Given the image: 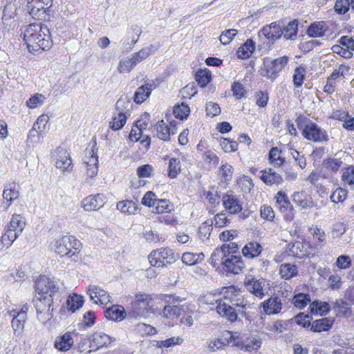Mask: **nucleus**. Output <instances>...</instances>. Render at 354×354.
<instances>
[{
    "label": "nucleus",
    "mask_w": 354,
    "mask_h": 354,
    "mask_svg": "<svg viewBox=\"0 0 354 354\" xmlns=\"http://www.w3.org/2000/svg\"><path fill=\"white\" fill-rule=\"evenodd\" d=\"M24 39L30 53L48 50L53 45L49 28L41 23L28 25L24 31Z\"/></svg>",
    "instance_id": "1"
},
{
    "label": "nucleus",
    "mask_w": 354,
    "mask_h": 354,
    "mask_svg": "<svg viewBox=\"0 0 354 354\" xmlns=\"http://www.w3.org/2000/svg\"><path fill=\"white\" fill-rule=\"evenodd\" d=\"M81 243L73 236H64L56 240L55 252L61 257L71 258L73 261L78 259V254L81 250Z\"/></svg>",
    "instance_id": "2"
},
{
    "label": "nucleus",
    "mask_w": 354,
    "mask_h": 354,
    "mask_svg": "<svg viewBox=\"0 0 354 354\" xmlns=\"http://www.w3.org/2000/svg\"><path fill=\"white\" fill-rule=\"evenodd\" d=\"M152 299L150 295L145 293L136 295L135 300L131 303V310L128 313V317L135 319L147 318L153 313L151 303Z\"/></svg>",
    "instance_id": "3"
},
{
    "label": "nucleus",
    "mask_w": 354,
    "mask_h": 354,
    "mask_svg": "<svg viewBox=\"0 0 354 354\" xmlns=\"http://www.w3.org/2000/svg\"><path fill=\"white\" fill-rule=\"evenodd\" d=\"M37 319L42 323L50 320L53 317L55 304L53 295H39L33 299Z\"/></svg>",
    "instance_id": "4"
},
{
    "label": "nucleus",
    "mask_w": 354,
    "mask_h": 354,
    "mask_svg": "<svg viewBox=\"0 0 354 354\" xmlns=\"http://www.w3.org/2000/svg\"><path fill=\"white\" fill-rule=\"evenodd\" d=\"M180 256L169 248H161L151 252L149 261L152 266L164 268L175 263Z\"/></svg>",
    "instance_id": "5"
},
{
    "label": "nucleus",
    "mask_w": 354,
    "mask_h": 354,
    "mask_svg": "<svg viewBox=\"0 0 354 354\" xmlns=\"http://www.w3.org/2000/svg\"><path fill=\"white\" fill-rule=\"evenodd\" d=\"M52 5L53 0H28L27 9L33 19L49 21Z\"/></svg>",
    "instance_id": "6"
},
{
    "label": "nucleus",
    "mask_w": 354,
    "mask_h": 354,
    "mask_svg": "<svg viewBox=\"0 0 354 354\" xmlns=\"http://www.w3.org/2000/svg\"><path fill=\"white\" fill-rule=\"evenodd\" d=\"M289 57L286 55L274 59L270 57L264 58L261 75L271 80H275L279 73L287 65Z\"/></svg>",
    "instance_id": "7"
},
{
    "label": "nucleus",
    "mask_w": 354,
    "mask_h": 354,
    "mask_svg": "<svg viewBox=\"0 0 354 354\" xmlns=\"http://www.w3.org/2000/svg\"><path fill=\"white\" fill-rule=\"evenodd\" d=\"M132 106L131 101L127 97H120L118 100L115 106L116 111L111 122V128L113 130L120 129L125 124L127 115H129Z\"/></svg>",
    "instance_id": "8"
},
{
    "label": "nucleus",
    "mask_w": 354,
    "mask_h": 354,
    "mask_svg": "<svg viewBox=\"0 0 354 354\" xmlns=\"http://www.w3.org/2000/svg\"><path fill=\"white\" fill-rule=\"evenodd\" d=\"M301 134L306 140L315 142H322L328 140V135L326 131L322 129L316 123L311 122L304 126Z\"/></svg>",
    "instance_id": "9"
},
{
    "label": "nucleus",
    "mask_w": 354,
    "mask_h": 354,
    "mask_svg": "<svg viewBox=\"0 0 354 354\" xmlns=\"http://www.w3.org/2000/svg\"><path fill=\"white\" fill-rule=\"evenodd\" d=\"M35 291L39 295H53L59 290L57 281L47 276H39L35 282Z\"/></svg>",
    "instance_id": "10"
},
{
    "label": "nucleus",
    "mask_w": 354,
    "mask_h": 354,
    "mask_svg": "<svg viewBox=\"0 0 354 354\" xmlns=\"http://www.w3.org/2000/svg\"><path fill=\"white\" fill-rule=\"evenodd\" d=\"M162 300L169 304V305L164 307L160 313L162 316L166 318H173L180 315L183 306L175 305L176 302L182 301L179 297L174 295L165 294L162 296Z\"/></svg>",
    "instance_id": "11"
},
{
    "label": "nucleus",
    "mask_w": 354,
    "mask_h": 354,
    "mask_svg": "<svg viewBox=\"0 0 354 354\" xmlns=\"http://www.w3.org/2000/svg\"><path fill=\"white\" fill-rule=\"evenodd\" d=\"M96 143L93 144L90 149H86L83 164L86 169V174L90 178L95 176L98 172V156Z\"/></svg>",
    "instance_id": "12"
},
{
    "label": "nucleus",
    "mask_w": 354,
    "mask_h": 354,
    "mask_svg": "<svg viewBox=\"0 0 354 354\" xmlns=\"http://www.w3.org/2000/svg\"><path fill=\"white\" fill-rule=\"evenodd\" d=\"M245 268V263L241 255L227 254V258L223 261V270L227 274H238Z\"/></svg>",
    "instance_id": "13"
},
{
    "label": "nucleus",
    "mask_w": 354,
    "mask_h": 354,
    "mask_svg": "<svg viewBox=\"0 0 354 354\" xmlns=\"http://www.w3.org/2000/svg\"><path fill=\"white\" fill-rule=\"evenodd\" d=\"M53 159L57 168L68 171L72 169V160L70 154L64 148L59 147L56 149Z\"/></svg>",
    "instance_id": "14"
},
{
    "label": "nucleus",
    "mask_w": 354,
    "mask_h": 354,
    "mask_svg": "<svg viewBox=\"0 0 354 354\" xmlns=\"http://www.w3.org/2000/svg\"><path fill=\"white\" fill-rule=\"evenodd\" d=\"M90 299L96 304H106L110 302V296L106 291L98 286L90 285L87 288Z\"/></svg>",
    "instance_id": "15"
},
{
    "label": "nucleus",
    "mask_w": 354,
    "mask_h": 354,
    "mask_svg": "<svg viewBox=\"0 0 354 354\" xmlns=\"http://www.w3.org/2000/svg\"><path fill=\"white\" fill-rule=\"evenodd\" d=\"M115 339L111 338L109 335L102 333L95 332L89 338V347L93 351H97L101 348L106 347Z\"/></svg>",
    "instance_id": "16"
},
{
    "label": "nucleus",
    "mask_w": 354,
    "mask_h": 354,
    "mask_svg": "<svg viewBox=\"0 0 354 354\" xmlns=\"http://www.w3.org/2000/svg\"><path fill=\"white\" fill-rule=\"evenodd\" d=\"M156 131L158 138L164 141L169 140L170 136L176 133V122H170L168 125L164 120H160L157 123Z\"/></svg>",
    "instance_id": "17"
},
{
    "label": "nucleus",
    "mask_w": 354,
    "mask_h": 354,
    "mask_svg": "<svg viewBox=\"0 0 354 354\" xmlns=\"http://www.w3.org/2000/svg\"><path fill=\"white\" fill-rule=\"evenodd\" d=\"M105 197L102 194L91 195L82 201V206L86 211L97 210L105 204Z\"/></svg>",
    "instance_id": "18"
},
{
    "label": "nucleus",
    "mask_w": 354,
    "mask_h": 354,
    "mask_svg": "<svg viewBox=\"0 0 354 354\" xmlns=\"http://www.w3.org/2000/svg\"><path fill=\"white\" fill-rule=\"evenodd\" d=\"M265 284L264 279H257L254 277L249 278L245 281L247 290L260 299L264 296L263 288Z\"/></svg>",
    "instance_id": "19"
},
{
    "label": "nucleus",
    "mask_w": 354,
    "mask_h": 354,
    "mask_svg": "<svg viewBox=\"0 0 354 354\" xmlns=\"http://www.w3.org/2000/svg\"><path fill=\"white\" fill-rule=\"evenodd\" d=\"M261 32L268 41L274 43L281 37L283 31L279 24L272 22L269 26H264Z\"/></svg>",
    "instance_id": "20"
},
{
    "label": "nucleus",
    "mask_w": 354,
    "mask_h": 354,
    "mask_svg": "<svg viewBox=\"0 0 354 354\" xmlns=\"http://www.w3.org/2000/svg\"><path fill=\"white\" fill-rule=\"evenodd\" d=\"M275 198L281 211L286 214V218L292 219L293 206L290 203L287 195L284 192L279 191L277 192Z\"/></svg>",
    "instance_id": "21"
},
{
    "label": "nucleus",
    "mask_w": 354,
    "mask_h": 354,
    "mask_svg": "<svg viewBox=\"0 0 354 354\" xmlns=\"http://www.w3.org/2000/svg\"><path fill=\"white\" fill-rule=\"evenodd\" d=\"M216 303V311L217 313L227 319L231 322H234L237 319V312L236 308L223 302L221 299H217Z\"/></svg>",
    "instance_id": "22"
},
{
    "label": "nucleus",
    "mask_w": 354,
    "mask_h": 354,
    "mask_svg": "<svg viewBox=\"0 0 354 354\" xmlns=\"http://www.w3.org/2000/svg\"><path fill=\"white\" fill-rule=\"evenodd\" d=\"M263 310L267 315H276L281 312L282 304L278 296L274 295L261 303Z\"/></svg>",
    "instance_id": "23"
},
{
    "label": "nucleus",
    "mask_w": 354,
    "mask_h": 354,
    "mask_svg": "<svg viewBox=\"0 0 354 354\" xmlns=\"http://www.w3.org/2000/svg\"><path fill=\"white\" fill-rule=\"evenodd\" d=\"M223 205L230 214H236L242 210V205L238 198L233 195L225 194L222 198Z\"/></svg>",
    "instance_id": "24"
},
{
    "label": "nucleus",
    "mask_w": 354,
    "mask_h": 354,
    "mask_svg": "<svg viewBox=\"0 0 354 354\" xmlns=\"http://www.w3.org/2000/svg\"><path fill=\"white\" fill-rule=\"evenodd\" d=\"M344 157H347L345 152L337 153L334 157L324 160V165L327 169L335 173L343 166V158Z\"/></svg>",
    "instance_id": "25"
},
{
    "label": "nucleus",
    "mask_w": 354,
    "mask_h": 354,
    "mask_svg": "<svg viewBox=\"0 0 354 354\" xmlns=\"http://www.w3.org/2000/svg\"><path fill=\"white\" fill-rule=\"evenodd\" d=\"M259 173L261 174L260 178L267 185H280L283 182L281 176L272 169L261 170Z\"/></svg>",
    "instance_id": "26"
},
{
    "label": "nucleus",
    "mask_w": 354,
    "mask_h": 354,
    "mask_svg": "<svg viewBox=\"0 0 354 354\" xmlns=\"http://www.w3.org/2000/svg\"><path fill=\"white\" fill-rule=\"evenodd\" d=\"M334 320L329 317H324L311 322L310 330L315 333H321L329 330L333 324Z\"/></svg>",
    "instance_id": "27"
},
{
    "label": "nucleus",
    "mask_w": 354,
    "mask_h": 354,
    "mask_svg": "<svg viewBox=\"0 0 354 354\" xmlns=\"http://www.w3.org/2000/svg\"><path fill=\"white\" fill-rule=\"evenodd\" d=\"M128 316L124 308L121 306L113 305L105 310V316L108 319L113 321H121Z\"/></svg>",
    "instance_id": "28"
},
{
    "label": "nucleus",
    "mask_w": 354,
    "mask_h": 354,
    "mask_svg": "<svg viewBox=\"0 0 354 354\" xmlns=\"http://www.w3.org/2000/svg\"><path fill=\"white\" fill-rule=\"evenodd\" d=\"M19 196V191L15 189V183H9L6 185L3 192V198L4 203H6V209H8L12 201L17 199Z\"/></svg>",
    "instance_id": "29"
},
{
    "label": "nucleus",
    "mask_w": 354,
    "mask_h": 354,
    "mask_svg": "<svg viewBox=\"0 0 354 354\" xmlns=\"http://www.w3.org/2000/svg\"><path fill=\"white\" fill-rule=\"evenodd\" d=\"M263 248L261 245L257 242H249L245 245L242 249V253L245 257L253 259L259 257Z\"/></svg>",
    "instance_id": "30"
},
{
    "label": "nucleus",
    "mask_w": 354,
    "mask_h": 354,
    "mask_svg": "<svg viewBox=\"0 0 354 354\" xmlns=\"http://www.w3.org/2000/svg\"><path fill=\"white\" fill-rule=\"evenodd\" d=\"M255 49V43L251 39H248L246 41L238 48L236 54L239 58L247 59L250 57Z\"/></svg>",
    "instance_id": "31"
},
{
    "label": "nucleus",
    "mask_w": 354,
    "mask_h": 354,
    "mask_svg": "<svg viewBox=\"0 0 354 354\" xmlns=\"http://www.w3.org/2000/svg\"><path fill=\"white\" fill-rule=\"evenodd\" d=\"M152 91V85L146 84L138 87L134 94V101L136 104H142L147 100Z\"/></svg>",
    "instance_id": "32"
},
{
    "label": "nucleus",
    "mask_w": 354,
    "mask_h": 354,
    "mask_svg": "<svg viewBox=\"0 0 354 354\" xmlns=\"http://www.w3.org/2000/svg\"><path fill=\"white\" fill-rule=\"evenodd\" d=\"M116 207L121 212L127 214H134L138 210V205L133 201H122L117 203Z\"/></svg>",
    "instance_id": "33"
},
{
    "label": "nucleus",
    "mask_w": 354,
    "mask_h": 354,
    "mask_svg": "<svg viewBox=\"0 0 354 354\" xmlns=\"http://www.w3.org/2000/svg\"><path fill=\"white\" fill-rule=\"evenodd\" d=\"M326 23L324 21H318L313 23L307 30V34L311 37H320L324 35Z\"/></svg>",
    "instance_id": "34"
},
{
    "label": "nucleus",
    "mask_w": 354,
    "mask_h": 354,
    "mask_svg": "<svg viewBox=\"0 0 354 354\" xmlns=\"http://www.w3.org/2000/svg\"><path fill=\"white\" fill-rule=\"evenodd\" d=\"M157 47L154 45H150L149 46L144 47L138 52L133 53L131 57L133 59V62L138 64L144 59H147L151 54L156 52Z\"/></svg>",
    "instance_id": "35"
},
{
    "label": "nucleus",
    "mask_w": 354,
    "mask_h": 354,
    "mask_svg": "<svg viewBox=\"0 0 354 354\" xmlns=\"http://www.w3.org/2000/svg\"><path fill=\"white\" fill-rule=\"evenodd\" d=\"M226 258L227 254H225V248H218L212 253L209 258V263L214 268L218 264L223 266V261H225Z\"/></svg>",
    "instance_id": "36"
},
{
    "label": "nucleus",
    "mask_w": 354,
    "mask_h": 354,
    "mask_svg": "<svg viewBox=\"0 0 354 354\" xmlns=\"http://www.w3.org/2000/svg\"><path fill=\"white\" fill-rule=\"evenodd\" d=\"M84 301L83 297L75 294L68 296L66 301V306L69 311L74 313L82 306Z\"/></svg>",
    "instance_id": "37"
},
{
    "label": "nucleus",
    "mask_w": 354,
    "mask_h": 354,
    "mask_svg": "<svg viewBox=\"0 0 354 354\" xmlns=\"http://www.w3.org/2000/svg\"><path fill=\"white\" fill-rule=\"evenodd\" d=\"M73 344V339L69 333L64 334L60 337L59 341H56L55 346L57 349L62 351L69 350Z\"/></svg>",
    "instance_id": "38"
},
{
    "label": "nucleus",
    "mask_w": 354,
    "mask_h": 354,
    "mask_svg": "<svg viewBox=\"0 0 354 354\" xmlns=\"http://www.w3.org/2000/svg\"><path fill=\"white\" fill-rule=\"evenodd\" d=\"M283 31L284 38L290 40L295 39L298 32V21L295 19L290 21Z\"/></svg>",
    "instance_id": "39"
},
{
    "label": "nucleus",
    "mask_w": 354,
    "mask_h": 354,
    "mask_svg": "<svg viewBox=\"0 0 354 354\" xmlns=\"http://www.w3.org/2000/svg\"><path fill=\"white\" fill-rule=\"evenodd\" d=\"M292 201L301 208L313 206V201L308 199L304 192H297L292 194Z\"/></svg>",
    "instance_id": "40"
},
{
    "label": "nucleus",
    "mask_w": 354,
    "mask_h": 354,
    "mask_svg": "<svg viewBox=\"0 0 354 354\" xmlns=\"http://www.w3.org/2000/svg\"><path fill=\"white\" fill-rule=\"evenodd\" d=\"M24 218L21 214H13L8 228H11L13 231L21 234L25 227Z\"/></svg>",
    "instance_id": "41"
},
{
    "label": "nucleus",
    "mask_w": 354,
    "mask_h": 354,
    "mask_svg": "<svg viewBox=\"0 0 354 354\" xmlns=\"http://www.w3.org/2000/svg\"><path fill=\"white\" fill-rule=\"evenodd\" d=\"M282 151L279 149L278 147H272L269 151L268 159L274 166H281L285 162V159L281 156Z\"/></svg>",
    "instance_id": "42"
},
{
    "label": "nucleus",
    "mask_w": 354,
    "mask_h": 354,
    "mask_svg": "<svg viewBox=\"0 0 354 354\" xmlns=\"http://www.w3.org/2000/svg\"><path fill=\"white\" fill-rule=\"evenodd\" d=\"M333 309L338 316L349 317L351 315V307L343 300H337L334 303Z\"/></svg>",
    "instance_id": "43"
},
{
    "label": "nucleus",
    "mask_w": 354,
    "mask_h": 354,
    "mask_svg": "<svg viewBox=\"0 0 354 354\" xmlns=\"http://www.w3.org/2000/svg\"><path fill=\"white\" fill-rule=\"evenodd\" d=\"M19 235V233L13 231L11 228H8L1 238L3 246L8 248Z\"/></svg>",
    "instance_id": "44"
},
{
    "label": "nucleus",
    "mask_w": 354,
    "mask_h": 354,
    "mask_svg": "<svg viewBox=\"0 0 354 354\" xmlns=\"http://www.w3.org/2000/svg\"><path fill=\"white\" fill-rule=\"evenodd\" d=\"M297 268L290 263L281 264L280 266V274L282 278L289 279L297 275Z\"/></svg>",
    "instance_id": "45"
},
{
    "label": "nucleus",
    "mask_w": 354,
    "mask_h": 354,
    "mask_svg": "<svg viewBox=\"0 0 354 354\" xmlns=\"http://www.w3.org/2000/svg\"><path fill=\"white\" fill-rule=\"evenodd\" d=\"M310 312L313 313L326 314L330 310V306L327 302L314 301L310 305Z\"/></svg>",
    "instance_id": "46"
},
{
    "label": "nucleus",
    "mask_w": 354,
    "mask_h": 354,
    "mask_svg": "<svg viewBox=\"0 0 354 354\" xmlns=\"http://www.w3.org/2000/svg\"><path fill=\"white\" fill-rule=\"evenodd\" d=\"M211 78V73L207 69L200 70L195 75L196 81L202 88L205 87L208 84Z\"/></svg>",
    "instance_id": "47"
},
{
    "label": "nucleus",
    "mask_w": 354,
    "mask_h": 354,
    "mask_svg": "<svg viewBox=\"0 0 354 354\" xmlns=\"http://www.w3.org/2000/svg\"><path fill=\"white\" fill-rule=\"evenodd\" d=\"M350 71L348 66L341 64L338 68H335L331 75L328 77L329 81L335 83V81L340 77H344L345 75L348 74Z\"/></svg>",
    "instance_id": "48"
},
{
    "label": "nucleus",
    "mask_w": 354,
    "mask_h": 354,
    "mask_svg": "<svg viewBox=\"0 0 354 354\" xmlns=\"http://www.w3.org/2000/svg\"><path fill=\"white\" fill-rule=\"evenodd\" d=\"M292 301L296 308L302 309L310 302V297L308 294L299 293L294 296Z\"/></svg>",
    "instance_id": "49"
},
{
    "label": "nucleus",
    "mask_w": 354,
    "mask_h": 354,
    "mask_svg": "<svg viewBox=\"0 0 354 354\" xmlns=\"http://www.w3.org/2000/svg\"><path fill=\"white\" fill-rule=\"evenodd\" d=\"M190 111L189 107L182 103L181 104L176 105L174 107L173 113L176 118L180 119L183 120V119L187 118Z\"/></svg>",
    "instance_id": "50"
},
{
    "label": "nucleus",
    "mask_w": 354,
    "mask_h": 354,
    "mask_svg": "<svg viewBox=\"0 0 354 354\" xmlns=\"http://www.w3.org/2000/svg\"><path fill=\"white\" fill-rule=\"evenodd\" d=\"M49 121V117L47 115H40L34 123L32 129L30 131L31 133L33 131L41 133L46 129V125Z\"/></svg>",
    "instance_id": "51"
},
{
    "label": "nucleus",
    "mask_w": 354,
    "mask_h": 354,
    "mask_svg": "<svg viewBox=\"0 0 354 354\" xmlns=\"http://www.w3.org/2000/svg\"><path fill=\"white\" fill-rule=\"evenodd\" d=\"M180 171V162L178 159L171 158L169 161L168 174L171 178H174Z\"/></svg>",
    "instance_id": "52"
},
{
    "label": "nucleus",
    "mask_w": 354,
    "mask_h": 354,
    "mask_svg": "<svg viewBox=\"0 0 354 354\" xmlns=\"http://www.w3.org/2000/svg\"><path fill=\"white\" fill-rule=\"evenodd\" d=\"M261 346V339L257 337H250L245 340V351H257Z\"/></svg>",
    "instance_id": "53"
},
{
    "label": "nucleus",
    "mask_w": 354,
    "mask_h": 354,
    "mask_svg": "<svg viewBox=\"0 0 354 354\" xmlns=\"http://www.w3.org/2000/svg\"><path fill=\"white\" fill-rule=\"evenodd\" d=\"M306 71L303 66H298L294 71L293 83L295 87H300L304 83Z\"/></svg>",
    "instance_id": "54"
},
{
    "label": "nucleus",
    "mask_w": 354,
    "mask_h": 354,
    "mask_svg": "<svg viewBox=\"0 0 354 354\" xmlns=\"http://www.w3.org/2000/svg\"><path fill=\"white\" fill-rule=\"evenodd\" d=\"M220 145L222 149L226 153L235 151L238 147V143L236 141L225 138H221Z\"/></svg>",
    "instance_id": "55"
},
{
    "label": "nucleus",
    "mask_w": 354,
    "mask_h": 354,
    "mask_svg": "<svg viewBox=\"0 0 354 354\" xmlns=\"http://www.w3.org/2000/svg\"><path fill=\"white\" fill-rule=\"evenodd\" d=\"M233 174V167L228 163H225L220 167V176L225 182H229L232 180Z\"/></svg>",
    "instance_id": "56"
},
{
    "label": "nucleus",
    "mask_w": 354,
    "mask_h": 354,
    "mask_svg": "<svg viewBox=\"0 0 354 354\" xmlns=\"http://www.w3.org/2000/svg\"><path fill=\"white\" fill-rule=\"evenodd\" d=\"M227 333L230 335V337L226 338L227 345L232 344L233 346H236L241 350L245 351V340H242L238 335H234L230 331H227Z\"/></svg>",
    "instance_id": "57"
},
{
    "label": "nucleus",
    "mask_w": 354,
    "mask_h": 354,
    "mask_svg": "<svg viewBox=\"0 0 354 354\" xmlns=\"http://www.w3.org/2000/svg\"><path fill=\"white\" fill-rule=\"evenodd\" d=\"M227 345L226 338L214 339L209 341L207 348L210 352H215L217 350L223 349Z\"/></svg>",
    "instance_id": "58"
},
{
    "label": "nucleus",
    "mask_w": 354,
    "mask_h": 354,
    "mask_svg": "<svg viewBox=\"0 0 354 354\" xmlns=\"http://www.w3.org/2000/svg\"><path fill=\"white\" fill-rule=\"evenodd\" d=\"M232 91L233 95L237 99L240 100L245 97L246 95V91L244 86L239 82H234L232 85Z\"/></svg>",
    "instance_id": "59"
},
{
    "label": "nucleus",
    "mask_w": 354,
    "mask_h": 354,
    "mask_svg": "<svg viewBox=\"0 0 354 354\" xmlns=\"http://www.w3.org/2000/svg\"><path fill=\"white\" fill-rule=\"evenodd\" d=\"M236 34L237 30L236 29L225 30L222 32L220 41L223 44L227 45L230 43Z\"/></svg>",
    "instance_id": "60"
},
{
    "label": "nucleus",
    "mask_w": 354,
    "mask_h": 354,
    "mask_svg": "<svg viewBox=\"0 0 354 354\" xmlns=\"http://www.w3.org/2000/svg\"><path fill=\"white\" fill-rule=\"evenodd\" d=\"M136 65V63L133 62V59L131 57L130 59L120 61L118 69L120 73H129Z\"/></svg>",
    "instance_id": "61"
},
{
    "label": "nucleus",
    "mask_w": 354,
    "mask_h": 354,
    "mask_svg": "<svg viewBox=\"0 0 354 354\" xmlns=\"http://www.w3.org/2000/svg\"><path fill=\"white\" fill-rule=\"evenodd\" d=\"M154 207L157 214L170 212L169 201L166 199H158Z\"/></svg>",
    "instance_id": "62"
},
{
    "label": "nucleus",
    "mask_w": 354,
    "mask_h": 354,
    "mask_svg": "<svg viewBox=\"0 0 354 354\" xmlns=\"http://www.w3.org/2000/svg\"><path fill=\"white\" fill-rule=\"evenodd\" d=\"M347 192L345 189L338 188L330 196L332 202L337 203L343 202L346 198Z\"/></svg>",
    "instance_id": "63"
},
{
    "label": "nucleus",
    "mask_w": 354,
    "mask_h": 354,
    "mask_svg": "<svg viewBox=\"0 0 354 354\" xmlns=\"http://www.w3.org/2000/svg\"><path fill=\"white\" fill-rule=\"evenodd\" d=\"M342 180L344 183L351 186H354V167H349L346 168V171L342 175Z\"/></svg>",
    "instance_id": "64"
}]
</instances>
